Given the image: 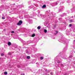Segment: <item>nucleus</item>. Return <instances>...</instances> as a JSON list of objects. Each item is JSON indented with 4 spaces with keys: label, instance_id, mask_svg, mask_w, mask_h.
<instances>
[{
    "label": "nucleus",
    "instance_id": "obj_34",
    "mask_svg": "<svg viewBox=\"0 0 75 75\" xmlns=\"http://www.w3.org/2000/svg\"><path fill=\"white\" fill-rule=\"evenodd\" d=\"M11 33L12 34H13V33H14V31H12Z\"/></svg>",
    "mask_w": 75,
    "mask_h": 75
},
{
    "label": "nucleus",
    "instance_id": "obj_28",
    "mask_svg": "<svg viewBox=\"0 0 75 75\" xmlns=\"http://www.w3.org/2000/svg\"><path fill=\"white\" fill-rule=\"evenodd\" d=\"M29 8H32V7H33V6H29Z\"/></svg>",
    "mask_w": 75,
    "mask_h": 75
},
{
    "label": "nucleus",
    "instance_id": "obj_24",
    "mask_svg": "<svg viewBox=\"0 0 75 75\" xmlns=\"http://www.w3.org/2000/svg\"><path fill=\"white\" fill-rule=\"evenodd\" d=\"M21 25V24L20 23V22L19 23H17V25Z\"/></svg>",
    "mask_w": 75,
    "mask_h": 75
},
{
    "label": "nucleus",
    "instance_id": "obj_32",
    "mask_svg": "<svg viewBox=\"0 0 75 75\" xmlns=\"http://www.w3.org/2000/svg\"><path fill=\"white\" fill-rule=\"evenodd\" d=\"M50 75H53V73L52 72H51L50 73Z\"/></svg>",
    "mask_w": 75,
    "mask_h": 75
},
{
    "label": "nucleus",
    "instance_id": "obj_20",
    "mask_svg": "<svg viewBox=\"0 0 75 75\" xmlns=\"http://www.w3.org/2000/svg\"><path fill=\"white\" fill-rule=\"evenodd\" d=\"M30 58V56H27V59H29Z\"/></svg>",
    "mask_w": 75,
    "mask_h": 75
},
{
    "label": "nucleus",
    "instance_id": "obj_9",
    "mask_svg": "<svg viewBox=\"0 0 75 75\" xmlns=\"http://www.w3.org/2000/svg\"><path fill=\"white\" fill-rule=\"evenodd\" d=\"M74 56V55L73 54H72L71 55H70L69 56V57L70 58H71L72 57H73V56Z\"/></svg>",
    "mask_w": 75,
    "mask_h": 75
},
{
    "label": "nucleus",
    "instance_id": "obj_41",
    "mask_svg": "<svg viewBox=\"0 0 75 75\" xmlns=\"http://www.w3.org/2000/svg\"><path fill=\"white\" fill-rule=\"evenodd\" d=\"M68 75V74L67 73H65V75Z\"/></svg>",
    "mask_w": 75,
    "mask_h": 75
},
{
    "label": "nucleus",
    "instance_id": "obj_39",
    "mask_svg": "<svg viewBox=\"0 0 75 75\" xmlns=\"http://www.w3.org/2000/svg\"><path fill=\"white\" fill-rule=\"evenodd\" d=\"M3 1H4V0H1V2H2L3 3Z\"/></svg>",
    "mask_w": 75,
    "mask_h": 75
},
{
    "label": "nucleus",
    "instance_id": "obj_27",
    "mask_svg": "<svg viewBox=\"0 0 75 75\" xmlns=\"http://www.w3.org/2000/svg\"><path fill=\"white\" fill-rule=\"evenodd\" d=\"M57 4H58V2H56L55 3V6H56V5H57Z\"/></svg>",
    "mask_w": 75,
    "mask_h": 75
},
{
    "label": "nucleus",
    "instance_id": "obj_19",
    "mask_svg": "<svg viewBox=\"0 0 75 75\" xmlns=\"http://www.w3.org/2000/svg\"><path fill=\"white\" fill-rule=\"evenodd\" d=\"M61 42L63 43L64 44H65V41L64 40L63 42Z\"/></svg>",
    "mask_w": 75,
    "mask_h": 75
},
{
    "label": "nucleus",
    "instance_id": "obj_48",
    "mask_svg": "<svg viewBox=\"0 0 75 75\" xmlns=\"http://www.w3.org/2000/svg\"><path fill=\"white\" fill-rule=\"evenodd\" d=\"M21 75H25V74H22Z\"/></svg>",
    "mask_w": 75,
    "mask_h": 75
},
{
    "label": "nucleus",
    "instance_id": "obj_3",
    "mask_svg": "<svg viewBox=\"0 0 75 75\" xmlns=\"http://www.w3.org/2000/svg\"><path fill=\"white\" fill-rule=\"evenodd\" d=\"M4 7V6L3 5L1 7H0V10L1 11H3V9L4 8H3Z\"/></svg>",
    "mask_w": 75,
    "mask_h": 75
},
{
    "label": "nucleus",
    "instance_id": "obj_29",
    "mask_svg": "<svg viewBox=\"0 0 75 75\" xmlns=\"http://www.w3.org/2000/svg\"><path fill=\"white\" fill-rule=\"evenodd\" d=\"M8 55H11V52H9L8 53Z\"/></svg>",
    "mask_w": 75,
    "mask_h": 75
},
{
    "label": "nucleus",
    "instance_id": "obj_23",
    "mask_svg": "<svg viewBox=\"0 0 75 75\" xmlns=\"http://www.w3.org/2000/svg\"><path fill=\"white\" fill-rule=\"evenodd\" d=\"M33 10L34 11L35 10H37V8H33Z\"/></svg>",
    "mask_w": 75,
    "mask_h": 75
},
{
    "label": "nucleus",
    "instance_id": "obj_35",
    "mask_svg": "<svg viewBox=\"0 0 75 75\" xmlns=\"http://www.w3.org/2000/svg\"><path fill=\"white\" fill-rule=\"evenodd\" d=\"M17 67H18V68H20V66L19 65H18Z\"/></svg>",
    "mask_w": 75,
    "mask_h": 75
},
{
    "label": "nucleus",
    "instance_id": "obj_45",
    "mask_svg": "<svg viewBox=\"0 0 75 75\" xmlns=\"http://www.w3.org/2000/svg\"><path fill=\"white\" fill-rule=\"evenodd\" d=\"M44 75H47V74H44Z\"/></svg>",
    "mask_w": 75,
    "mask_h": 75
},
{
    "label": "nucleus",
    "instance_id": "obj_1",
    "mask_svg": "<svg viewBox=\"0 0 75 75\" xmlns=\"http://www.w3.org/2000/svg\"><path fill=\"white\" fill-rule=\"evenodd\" d=\"M60 57L57 56L56 57V58L54 59V60L57 61L58 64H59V63L61 62V59H60Z\"/></svg>",
    "mask_w": 75,
    "mask_h": 75
},
{
    "label": "nucleus",
    "instance_id": "obj_15",
    "mask_svg": "<svg viewBox=\"0 0 75 75\" xmlns=\"http://www.w3.org/2000/svg\"><path fill=\"white\" fill-rule=\"evenodd\" d=\"M22 12V11H21L19 12V11L18 12V14H21Z\"/></svg>",
    "mask_w": 75,
    "mask_h": 75
},
{
    "label": "nucleus",
    "instance_id": "obj_22",
    "mask_svg": "<svg viewBox=\"0 0 75 75\" xmlns=\"http://www.w3.org/2000/svg\"><path fill=\"white\" fill-rule=\"evenodd\" d=\"M23 42L24 45H25V44H26V43L24 41Z\"/></svg>",
    "mask_w": 75,
    "mask_h": 75
},
{
    "label": "nucleus",
    "instance_id": "obj_44",
    "mask_svg": "<svg viewBox=\"0 0 75 75\" xmlns=\"http://www.w3.org/2000/svg\"><path fill=\"white\" fill-rule=\"evenodd\" d=\"M2 16L3 17H4V14H2Z\"/></svg>",
    "mask_w": 75,
    "mask_h": 75
},
{
    "label": "nucleus",
    "instance_id": "obj_50",
    "mask_svg": "<svg viewBox=\"0 0 75 75\" xmlns=\"http://www.w3.org/2000/svg\"><path fill=\"white\" fill-rule=\"evenodd\" d=\"M74 17H75V16Z\"/></svg>",
    "mask_w": 75,
    "mask_h": 75
},
{
    "label": "nucleus",
    "instance_id": "obj_13",
    "mask_svg": "<svg viewBox=\"0 0 75 75\" xmlns=\"http://www.w3.org/2000/svg\"><path fill=\"white\" fill-rule=\"evenodd\" d=\"M33 15H32L33 17H34V16H36L37 14L35 13H33Z\"/></svg>",
    "mask_w": 75,
    "mask_h": 75
},
{
    "label": "nucleus",
    "instance_id": "obj_47",
    "mask_svg": "<svg viewBox=\"0 0 75 75\" xmlns=\"http://www.w3.org/2000/svg\"><path fill=\"white\" fill-rule=\"evenodd\" d=\"M61 65H62V66H63V64H61Z\"/></svg>",
    "mask_w": 75,
    "mask_h": 75
},
{
    "label": "nucleus",
    "instance_id": "obj_40",
    "mask_svg": "<svg viewBox=\"0 0 75 75\" xmlns=\"http://www.w3.org/2000/svg\"><path fill=\"white\" fill-rule=\"evenodd\" d=\"M6 31V29H4L3 31Z\"/></svg>",
    "mask_w": 75,
    "mask_h": 75
},
{
    "label": "nucleus",
    "instance_id": "obj_37",
    "mask_svg": "<svg viewBox=\"0 0 75 75\" xmlns=\"http://www.w3.org/2000/svg\"><path fill=\"white\" fill-rule=\"evenodd\" d=\"M30 17L31 18H33V16H32V15H31L30 16Z\"/></svg>",
    "mask_w": 75,
    "mask_h": 75
},
{
    "label": "nucleus",
    "instance_id": "obj_4",
    "mask_svg": "<svg viewBox=\"0 0 75 75\" xmlns=\"http://www.w3.org/2000/svg\"><path fill=\"white\" fill-rule=\"evenodd\" d=\"M65 57V54H64V55H62L61 56V57L62 58H63V59H65L64 58Z\"/></svg>",
    "mask_w": 75,
    "mask_h": 75
},
{
    "label": "nucleus",
    "instance_id": "obj_26",
    "mask_svg": "<svg viewBox=\"0 0 75 75\" xmlns=\"http://www.w3.org/2000/svg\"><path fill=\"white\" fill-rule=\"evenodd\" d=\"M4 74L5 75H7V72H5L4 73Z\"/></svg>",
    "mask_w": 75,
    "mask_h": 75
},
{
    "label": "nucleus",
    "instance_id": "obj_14",
    "mask_svg": "<svg viewBox=\"0 0 75 75\" xmlns=\"http://www.w3.org/2000/svg\"><path fill=\"white\" fill-rule=\"evenodd\" d=\"M45 7H46V6L45 5H43V6H42V8H45Z\"/></svg>",
    "mask_w": 75,
    "mask_h": 75
},
{
    "label": "nucleus",
    "instance_id": "obj_38",
    "mask_svg": "<svg viewBox=\"0 0 75 75\" xmlns=\"http://www.w3.org/2000/svg\"><path fill=\"white\" fill-rule=\"evenodd\" d=\"M69 26L70 27H71V26H72V25H71V24H70L69 25Z\"/></svg>",
    "mask_w": 75,
    "mask_h": 75
},
{
    "label": "nucleus",
    "instance_id": "obj_8",
    "mask_svg": "<svg viewBox=\"0 0 75 75\" xmlns=\"http://www.w3.org/2000/svg\"><path fill=\"white\" fill-rule=\"evenodd\" d=\"M11 43L10 42H8V45L9 46L11 45Z\"/></svg>",
    "mask_w": 75,
    "mask_h": 75
},
{
    "label": "nucleus",
    "instance_id": "obj_11",
    "mask_svg": "<svg viewBox=\"0 0 75 75\" xmlns=\"http://www.w3.org/2000/svg\"><path fill=\"white\" fill-rule=\"evenodd\" d=\"M37 28V29H38V30H40V29H41V27H40V26H39Z\"/></svg>",
    "mask_w": 75,
    "mask_h": 75
},
{
    "label": "nucleus",
    "instance_id": "obj_10",
    "mask_svg": "<svg viewBox=\"0 0 75 75\" xmlns=\"http://www.w3.org/2000/svg\"><path fill=\"white\" fill-rule=\"evenodd\" d=\"M40 59L41 60H42L44 59V57H40Z\"/></svg>",
    "mask_w": 75,
    "mask_h": 75
},
{
    "label": "nucleus",
    "instance_id": "obj_36",
    "mask_svg": "<svg viewBox=\"0 0 75 75\" xmlns=\"http://www.w3.org/2000/svg\"><path fill=\"white\" fill-rule=\"evenodd\" d=\"M69 19H70V18H69V17H68L67 18V20H69Z\"/></svg>",
    "mask_w": 75,
    "mask_h": 75
},
{
    "label": "nucleus",
    "instance_id": "obj_49",
    "mask_svg": "<svg viewBox=\"0 0 75 75\" xmlns=\"http://www.w3.org/2000/svg\"><path fill=\"white\" fill-rule=\"evenodd\" d=\"M15 48H17V46H16V47H15Z\"/></svg>",
    "mask_w": 75,
    "mask_h": 75
},
{
    "label": "nucleus",
    "instance_id": "obj_30",
    "mask_svg": "<svg viewBox=\"0 0 75 75\" xmlns=\"http://www.w3.org/2000/svg\"><path fill=\"white\" fill-rule=\"evenodd\" d=\"M26 52L27 54H28V51H27V50H26Z\"/></svg>",
    "mask_w": 75,
    "mask_h": 75
},
{
    "label": "nucleus",
    "instance_id": "obj_18",
    "mask_svg": "<svg viewBox=\"0 0 75 75\" xmlns=\"http://www.w3.org/2000/svg\"><path fill=\"white\" fill-rule=\"evenodd\" d=\"M34 50L35 51H37V49L36 48H34Z\"/></svg>",
    "mask_w": 75,
    "mask_h": 75
},
{
    "label": "nucleus",
    "instance_id": "obj_2",
    "mask_svg": "<svg viewBox=\"0 0 75 75\" xmlns=\"http://www.w3.org/2000/svg\"><path fill=\"white\" fill-rule=\"evenodd\" d=\"M60 8L61 9H59V12H61V10H63V9H64V6H60Z\"/></svg>",
    "mask_w": 75,
    "mask_h": 75
},
{
    "label": "nucleus",
    "instance_id": "obj_31",
    "mask_svg": "<svg viewBox=\"0 0 75 75\" xmlns=\"http://www.w3.org/2000/svg\"><path fill=\"white\" fill-rule=\"evenodd\" d=\"M4 56V54L3 53H2L1 54V56Z\"/></svg>",
    "mask_w": 75,
    "mask_h": 75
},
{
    "label": "nucleus",
    "instance_id": "obj_7",
    "mask_svg": "<svg viewBox=\"0 0 75 75\" xmlns=\"http://www.w3.org/2000/svg\"><path fill=\"white\" fill-rule=\"evenodd\" d=\"M29 22L30 23H33V21L31 20H29Z\"/></svg>",
    "mask_w": 75,
    "mask_h": 75
},
{
    "label": "nucleus",
    "instance_id": "obj_21",
    "mask_svg": "<svg viewBox=\"0 0 75 75\" xmlns=\"http://www.w3.org/2000/svg\"><path fill=\"white\" fill-rule=\"evenodd\" d=\"M19 23H21V24H22V23H23V21H19Z\"/></svg>",
    "mask_w": 75,
    "mask_h": 75
},
{
    "label": "nucleus",
    "instance_id": "obj_42",
    "mask_svg": "<svg viewBox=\"0 0 75 75\" xmlns=\"http://www.w3.org/2000/svg\"><path fill=\"white\" fill-rule=\"evenodd\" d=\"M2 19H5V18H4V17H2Z\"/></svg>",
    "mask_w": 75,
    "mask_h": 75
},
{
    "label": "nucleus",
    "instance_id": "obj_17",
    "mask_svg": "<svg viewBox=\"0 0 75 75\" xmlns=\"http://www.w3.org/2000/svg\"><path fill=\"white\" fill-rule=\"evenodd\" d=\"M67 50V48L66 47H65L64 48V51H66V50Z\"/></svg>",
    "mask_w": 75,
    "mask_h": 75
},
{
    "label": "nucleus",
    "instance_id": "obj_43",
    "mask_svg": "<svg viewBox=\"0 0 75 75\" xmlns=\"http://www.w3.org/2000/svg\"><path fill=\"white\" fill-rule=\"evenodd\" d=\"M21 68H24V67H23V66H21Z\"/></svg>",
    "mask_w": 75,
    "mask_h": 75
},
{
    "label": "nucleus",
    "instance_id": "obj_16",
    "mask_svg": "<svg viewBox=\"0 0 75 75\" xmlns=\"http://www.w3.org/2000/svg\"><path fill=\"white\" fill-rule=\"evenodd\" d=\"M35 35V34H33V35H32V37H34Z\"/></svg>",
    "mask_w": 75,
    "mask_h": 75
},
{
    "label": "nucleus",
    "instance_id": "obj_6",
    "mask_svg": "<svg viewBox=\"0 0 75 75\" xmlns=\"http://www.w3.org/2000/svg\"><path fill=\"white\" fill-rule=\"evenodd\" d=\"M42 70H39L38 71V72L39 73V74H40L41 73V72H42Z\"/></svg>",
    "mask_w": 75,
    "mask_h": 75
},
{
    "label": "nucleus",
    "instance_id": "obj_25",
    "mask_svg": "<svg viewBox=\"0 0 75 75\" xmlns=\"http://www.w3.org/2000/svg\"><path fill=\"white\" fill-rule=\"evenodd\" d=\"M47 32V30L45 29L44 30V33H46Z\"/></svg>",
    "mask_w": 75,
    "mask_h": 75
},
{
    "label": "nucleus",
    "instance_id": "obj_33",
    "mask_svg": "<svg viewBox=\"0 0 75 75\" xmlns=\"http://www.w3.org/2000/svg\"><path fill=\"white\" fill-rule=\"evenodd\" d=\"M56 33H54V34H55V35L57 34V33H58V31H56Z\"/></svg>",
    "mask_w": 75,
    "mask_h": 75
},
{
    "label": "nucleus",
    "instance_id": "obj_5",
    "mask_svg": "<svg viewBox=\"0 0 75 75\" xmlns=\"http://www.w3.org/2000/svg\"><path fill=\"white\" fill-rule=\"evenodd\" d=\"M67 16V13H64L62 15H61V16L62 17H64V16Z\"/></svg>",
    "mask_w": 75,
    "mask_h": 75
},
{
    "label": "nucleus",
    "instance_id": "obj_46",
    "mask_svg": "<svg viewBox=\"0 0 75 75\" xmlns=\"http://www.w3.org/2000/svg\"><path fill=\"white\" fill-rule=\"evenodd\" d=\"M61 18H59V20H61Z\"/></svg>",
    "mask_w": 75,
    "mask_h": 75
},
{
    "label": "nucleus",
    "instance_id": "obj_12",
    "mask_svg": "<svg viewBox=\"0 0 75 75\" xmlns=\"http://www.w3.org/2000/svg\"><path fill=\"white\" fill-rule=\"evenodd\" d=\"M70 23H72V22H74V21L72 19L71 20H70Z\"/></svg>",
    "mask_w": 75,
    "mask_h": 75
}]
</instances>
